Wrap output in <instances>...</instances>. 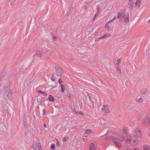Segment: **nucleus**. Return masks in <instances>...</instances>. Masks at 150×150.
I'll return each mask as SVG.
<instances>
[{"label":"nucleus","instance_id":"25","mask_svg":"<svg viewBox=\"0 0 150 150\" xmlns=\"http://www.w3.org/2000/svg\"><path fill=\"white\" fill-rule=\"evenodd\" d=\"M50 147L53 150L54 149H55V145L54 144H52L51 145Z\"/></svg>","mask_w":150,"mask_h":150},{"label":"nucleus","instance_id":"5","mask_svg":"<svg viewBox=\"0 0 150 150\" xmlns=\"http://www.w3.org/2000/svg\"><path fill=\"white\" fill-rule=\"evenodd\" d=\"M140 0H134L133 6L132 8L138 9L140 6Z\"/></svg>","mask_w":150,"mask_h":150},{"label":"nucleus","instance_id":"30","mask_svg":"<svg viewBox=\"0 0 150 150\" xmlns=\"http://www.w3.org/2000/svg\"><path fill=\"white\" fill-rule=\"evenodd\" d=\"M108 139H109V140H112L113 139H115V138H114V137H113L112 136H111V137H109V138H108Z\"/></svg>","mask_w":150,"mask_h":150},{"label":"nucleus","instance_id":"32","mask_svg":"<svg viewBox=\"0 0 150 150\" xmlns=\"http://www.w3.org/2000/svg\"><path fill=\"white\" fill-rule=\"evenodd\" d=\"M58 81V82L60 84L61 83L63 82L62 80L61 79H59Z\"/></svg>","mask_w":150,"mask_h":150},{"label":"nucleus","instance_id":"29","mask_svg":"<svg viewBox=\"0 0 150 150\" xmlns=\"http://www.w3.org/2000/svg\"><path fill=\"white\" fill-rule=\"evenodd\" d=\"M104 35L105 36V38H106L107 37H109L110 36V34H107Z\"/></svg>","mask_w":150,"mask_h":150},{"label":"nucleus","instance_id":"45","mask_svg":"<svg viewBox=\"0 0 150 150\" xmlns=\"http://www.w3.org/2000/svg\"><path fill=\"white\" fill-rule=\"evenodd\" d=\"M98 39H103L102 37H99L98 38Z\"/></svg>","mask_w":150,"mask_h":150},{"label":"nucleus","instance_id":"31","mask_svg":"<svg viewBox=\"0 0 150 150\" xmlns=\"http://www.w3.org/2000/svg\"><path fill=\"white\" fill-rule=\"evenodd\" d=\"M114 12H112V13H111V15H110V19H111L114 18L113 16L112 15V13H113Z\"/></svg>","mask_w":150,"mask_h":150},{"label":"nucleus","instance_id":"1","mask_svg":"<svg viewBox=\"0 0 150 150\" xmlns=\"http://www.w3.org/2000/svg\"><path fill=\"white\" fill-rule=\"evenodd\" d=\"M116 135L117 139L120 142H117L116 141H113V142L117 146L120 147L121 145V142L124 141L125 137L122 134L117 133Z\"/></svg>","mask_w":150,"mask_h":150},{"label":"nucleus","instance_id":"49","mask_svg":"<svg viewBox=\"0 0 150 150\" xmlns=\"http://www.w3.org/2000/svg\"><path fill=\"white\" fill-rule=\"evenodd\" d=\"M95 14H96V16L97 15V14L96 13Z\"/></svg>","mask_w":150,"mask_h":150},{"label":"nucleus","instance_id":"18","mask_svg":"<svg viewBox=\"0 0 150 150\" xmlns=\"http://www.w3.org/2000/svg\"><path fill=\"white\" fill-rule=\"evenodd\" d=\"M144 150H150V146L145 145L144 147Z\"/></svg>","mask_w":150,"mask_h":150},{"label":"nucleus","instance_id":"43","mask_svg":"<svg viewBox=\"0 0 150 150\" xmlns=\"http://www.w3.org/2000/svg\"><path fill=\"white\" fill-rule=\"evenodd\" d=\"M148 135L149 136V137H150V130L149 131V133L148 134Z\"/></svg>","mask_w":150,"mask_h":150},{"label":"nucleus","instance_id":"20","mask_svg":"<svg viewBox=\"0 0 150 150\" xmlns=\"http://www.w3.org/2000/svg\"><path fill=\"white\" fill-rule=\"evenodd\" d=\"M61 91L62 93L64 92L65 91V87L62 84H61Z\"/></svg>","mask_w":150,"mask_h":150},{"label":"nucleus","instance_id":"46","mask_svg":"<svg viewBox=\"0 0 150 150\" xmlns=\"http://www.w3.org/2000/svg\"><path fill=\"white\" fill-rule=\"evenodd\" d=\"M96 14H95V16L94 17V20L95 19V18H96Z\"/></svg>","mask_w":150,"mask_h":150},{"label":"nucleus","instance_id":"34","mask_svg":"<svg viewBox=\"0 0 150 150\" xmlns=\"http://www.w3.org/2000/svg\"><path fill=\"white\" fill-rule=\"evenodd\" d=\"M67 95L69 98H71V95L69 93L67 94Z\"/></svg>","mask_w":150,"mask_h":150},{"label":"nucleus","instance_id":"10","mask_svg":"<svg viewBox=\"0 0 150 150\" xmlns=\"http://www.w3.org/2000/svg\"><path fill=\"white\" fill-rule=\"evenodd\" d=\"M134 0H129L128 2V4L131 8L133 6L134 3Z\"/></svg>","mask_w":150,"mask_h":150},{"label":"nucleus","instance_id":"9","mask_svg":"<svg viewBox=\"0 0 150 150\" xmlns=\"http://www.w3.org/2000/svg\"><path fill=\"white\" fill-rule=\"evenodd\" d=\"M42 50H38L36 51L35 55L38 57H41L42 56Z\"/></svg>","mask_w":150,"mask_h":150},{"label":"nucleus","instance_id":"3","mask_svg":"<svg viewBox=\"0 0 150 150\" xmlns=\"http://www.w3.org/2000/svg\"><path fill=\"white\" fill-rule=\"evenodd\" d=\"M56 72L57 76H60L63 74V70L58 66H56L54 67Z\"/></svg>","mask_w":150,"mask_h":150},{"label":"nucleus","instance_id":"11","mask_svg":"<svg viewBox=\"0 0 150 150\" xmlns=\"http://www.w3.org/2000/svg\"><path fill=\"white\" fill-rule=\"evenodd\" d=\"M89 150H96V147L94 144L92 143L90 145Z\"/></svg>","mask_w":150,"mask_h":150},{"label":"nucleus","instance_id":"2","mask_svg":"<svg viewBox=\"0 0 150 150\" xmlns=\"http://www.w3.org/2000/svg\"><path fill=\"white\" fill-rule=\"evenodd\" d=\"M126 143H131L132 146H135L137 144V139L135 137H131L129 135H127V136Z\"/></svg>","mask_w":150,"mask_h":150},{"label":"nucleus","instance_id":"17","mask_svg":"<svg viewBox=\"0 0 150 150\" xmlns=\"http://www.w3.org/2000/svg\"><path fill=\"white\" fill-rule=\"evenodd\" d=\"M38 143H35L33 144L32 146V147L34 149V150H36V148L38 147V145H37V144H38Z\"/></svg>","mask_w":150,"mask_h":150},{"label":"nucleus","instance_id":"6","mask_svg":"<svg viewBox=\"0 0 150 150\" xmlns=\"http://www.w3.org/2000/svg\"><path fill=\"white\" fill-rule=\"evenodd\" d=\"M102 110L104 113H108L110 112L109 107L108 105H104L102 106Z\"/></svg>","mask_w":150,"mask_h":150},{"label":"nucleus","instance_id":"27","mask_svg":"<svg viewBox=\"0 0 150 150\" xmlns=\"http://www.w3.org/2000/svg\"><path fill=\"white\" fill-rule=\"evenodd\" d=\"M87 140V137L85 136L83 138V141L84 142H86Z\"/></svg>","mask_w":150,"mask_h":150},{"label":"nucleus","instance_id":"36","mask_svg":"<svg viewBox=\"0 0 150 150\" xmlns=\"http://www.w3.org/2000/svg\"><path fill=\"white\" fill-rule=\"evenodd\" d=\"M100 10V8L98 7L97 8V12H99Z\"/></svg>","mask_w":150,"mask_h":150},{"label":"nucleus","instance_id":"15","mask_svg":"<svg viewBox=\"0 0 150 150\" xmlns=\"http://www.w3.org/2000/svg\"><path fill=\"white\" fill-rule=\"evenodd\" d=\"M129 15L128 14H127L125 16V21L126 22H127L129 20Z\"/></svg>","mask_w":150,"mask_h":150},{"label":"nucleus","instance_id":"33","mask_svg":"<svg viewBox=\"0 0 150 150\" xmlns=\"http://www.w3.org/2000/svg\"><path fill=\"white\" fill-rule=\"evenodd\" d=\"M56 144L57 145L60 146V145L58 141H57L56 143Z\"/></svg>","mask_w":150,"mask_h":150},{"label":"nucleus","instance_id":"8","mask_svg":"<svg viewBox=\"0 0 150 150\" xmlns=\"http://www.w3.org/2000/svg\"><path fill=\"white\" fill-rule=\"evenodd\" d=\"M135 134L139 137H140L141 136V132L139 129L136 128L134 130Z\"/></svg>","mask_w":150,"mask_h":150},{"label":"nucleus","instance_id":"26","mask_svg":"<svg viewBox=\"0 0 150 150\" xmlns=\"http://www.w3.org/2000/svg\"><path fill=\"white\" fill-rule=\"evenodd\" d=\"M76 114H79L82 116H83L84 115V113L81 111H76Z\"/></svg>","mask_w":150,"mask_h":150},{"label":"nucleus","instance_id":"39","mask_svg":"<svg viewBox=\"0 0 150 150\" xmlns=\"http://www.w3.org/2000/svg\"><path fill=\"white\" fill-rule=\"evenodd\" d=\"M89 105L90 106V107L91 108H93V104L92 103L91 104H90Z\"/></svg>","mask_w":150,"mask_h":150},{"label":"nucleus","instance_id":"42","mask_svg":"<svg viewBox=\"0 0 150 150\" xmlns=\"http://www.w3.org/2000/svg\"><path fill=\"white\" fill-rule=\"evenodd\" d=\"M86 97L89 98V99L90 98V96L89 95H87L86 96Z\"/></svg>","mask_w":150,"mask_h":150},{"label":"nucleus","instance_id":"12","mask_svg":"<svg viewBox=\"0 0 150 150\" xmlns=\"http://www.w3.org/2000/svg\"><path fill=\"white\" fill-rule=\"evenodd\" d=\"M125 16L124 14L123 13H118L117 18H121Z\"/></svg>","mask_w":150,"mask_h":150},{"label":"nucleus","instance_id":"41","mask_svg":"<svg viewBox=\"0 0 150 150\" xmlns=\"http://www.w3.org/2000/svg\"><path fill=\"white\" fill-rule=\"evenodd\" d=\"M142 99L141 98H140L139 100V102H141L142 101Z\"/></svg>","mask_w":150,"mask_h":150},{"label":"nucleus","instance_id":"40","mask_svg":"<svg viewBox=\"0 0 150 150\" xmlns=\"http://www.w3.org/2000/svg\"><path fill=\"white\" fill-rule=\"evenodd\" d=\"M42 93L45 96H46L47 95V94L45 92H42Z\"/></svg>","mask_w":150,"mask_h":150},{"label":"nucleus","instance_id":"23","mask_svg":"<svg viewBox=\"0 0 150 150\" xmlns=\"http://www.w3.org/2000/svg\"><path fill=\"white\" fill-rule=\"evenodd\" d=\"M38 145V150H42V147L41 146L40 144V143H38L37 144Z\"/></svg>","mask_w":150,"mask_h":150},{"label":"nucleus","instance_id":"35","mask_svg":"<svg viewBox=\"0 0 150 150\" xmlns=\"http://www.w3.org/2000/svg\"><path fill=\"white\" fill-rule=\"evenodd\" d=\"M120 62H121L120 59H119L117 60V64H119L120 63Z\"/></svg>","mask_w":150,"mask_h":150},{"label":"nucleus","instance_id":"47","mask_svg":"<svg viewBox=\"0 0 150 150\" xmlns=\"http://www.w3.org/2000/svg\"><path fill=\"white\" fill-rule=\"evenodd\" d=\"M132 150H139L137 149H135Z\"/></svg>","mask_w":150,"mask_h":150},{"label":"nucleus","instance_id":"4","mask_svg":"<svg viewBox=\"0 0 150 150\" xmlns=\"http://www.w3.org/2000/svg\"><path fill=\"white\" fill-rule=\"evenodd\" d=\"M112 15L113 16L114 18L110 20L108 22L105 24V28L106 29H108L109 28V25L110 23L112 22L114 20H115L116 18V15L115 13H112Z\"/></svg>","mask_w":150,"mask_h":150},{"label":"nucleus","instance_id":"38","mask_svg":"<svg viewBox=\"0 0 150 150\" xmlns=\"http://www.w3.org/2000/svg\"><path fill=\"white\" fill-rule=\"evenodd\" d=\"M37 91L38 93H42V91H40V90H37Z\"/></svg>","mask_w":150,"mask_h":150},{"label":"nucleus","instance_id":"50","mask_svg":"<svg viewBox=\"0 0 150 150\" xmlns=\"http://www.w3.org/2000/svg\"><path fill=\"white\" fill-rule=\"evenodd\" d=\"M44 115H45V113H44Z\"/></svg>","mask_w":150,"mask_h":150},{"label":"nucleus","instance_id":"19","mask_svg":"<svg viewBox=\"0 0 150 150\" xmlns=\"http://www.w3.org/2000/svg\"><path fill=\"white\" fill-rule=\"evenodd\" d=\"M37 101L39 102H40L42 100V97L40 96H38L37 98Z\"/></svg>","mask_w":150,"mask_h":150},{"label":"nucleus","instance_id":"14","mask_svg":"<svg viewBox=\"0 0 150 150\" xmlns=\"http://www.w3.org/2000/svg\"><path fill=\"white\" fill-rule=\"evenodd\" d=\"M11 89L10 87L9 86H7L4 89V91L7 93L10 91Z\"/></svg>","mask_w":150,"mask_h":150},{"label":"nucleus","instance_id":"48","mask_svg":"<svg viewBox=\"0 0 150 150\" xmlns=\"http://www.w3.org/2000/svg\"><path fill=\"white\" fill-rule=\"evenodd\" d=\"M44 127H46V125H45V124H44Z\"/></svg>","mask_w":150,"mask_h":150},{"label":"nucleus","instance_id":"13","mask_svg":"<svg viewBox=\"0 0 150 150\" xmlns=\"http://www.w3.org/2000/svg\"><path fill=\"white\" fill-rule=\"evenodd\" d=\"M128 131L129 129L127 127H123L122 131L124 133H127L128 132Z\"/></svg>","mask_w":150,"mask_h":150},{"label":"nucleus","instance_id":"21","mask_svg":"<svg viewBox=\"0 0 150 150\" xmlns=\"http://www.w3.org/2000/svg\"><path fill=\"white\" fill-rule=\"evenodd\" d=\"M49 100L52 102H53L54 101V98L53 96H52L50 95L48 97Z\"/></svg>","mask_w":150,"mask_h":150},{"label":"nucleus","instance_id":"16","mask_svg":"<svg viewBox=\"0 0 150 150\" xmlns=\"http://www.w3.org/2000/svg\"><path fill=\"white\" fill-rule=\"evenodd\" d=\"M8 97L10 100H11L12 98V94L10 92L8 93Z\"/></svg>","mask_w":150,"mask_h":150},{"label":"nucleus","instance_id":"37","mask_svg":"<svg viewBox=\"0 0 150 150\" xmlns=\"http://www.w3.org/2000/svg\"><path fill=\"white\" fill-rule=\"evenodd\" d=\"M117 71L119 72V73H121V71H120V69H119L117 68Z\"/></svg>","mask_w":150,"mask_h":150},{"label":"nucleus","instance_id":"44","mask_svg":"<svg viewBox=\"0 0 150 150\" xmlns=\"http://www.w3.org/2000/svg\"><path fill=\"white\" fill-rule=\"evenodd\" d=\"M102 37L103 39H105V38H106L105 37V36L104 35L103 36H102Z\"/></svg>","mask_w":150,"mask_h":150},{"label":"nucleus","instance_id":"28","mask_svg":"<svg viewBox=\"0 0 150 150\" xmlns=\"http://www.w3.org/2000/svg\"><path fill=\"white\" fill-rule=\"evenodd\" d=\"M68 137H65L64 138V139H63V142H66L67 141V139H68Z\"/></svg>","mask_w":150,"mask_h":150},{"label":"nucleus","instance_id":"22","mask_svg":"<svg viewBox=\"0 0 150 150\" xmlns=\"http://www.w3.org/2000/svg\"><path fill=\"white\" fill-rule=\"evenodd\" d=\"M91 132H92L91 130L90 129H88L86 130L85 132V134H89L91 133Z\"/></svg>","mask_w":150,"mask_h":150},{"label":"nucleus","instance_id":"7","mask_svg":"<svg viewBox=\"0 0 150 150\" xmlns=\"http://www.w3.org/2000/svg\"><path fill=\"white\" fill-rule=\"evenodd\" d=\"M143 124L145 126H148L150 124V119L149 117L145 118L143 122Z\"/></svg>","mask_w":150,"mask_h":150},{"label":"nucleus","instance_id":"24","mask_svg":"<svg viewBox=\"0 0 150 150\" xmlns=\"http://www.w3.org/2000/svg\"><path fill=\"white\" fill-rule=\"evenodd\" d=\"M105 123V121L103 119L101 120V123L102 125H104Z\"/></svg>","mask_w":150,"mask_h":150}]
</instances>
